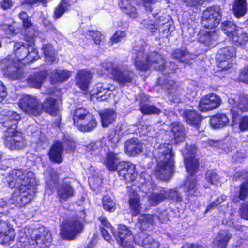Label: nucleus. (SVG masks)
<instances>
[{
	"mask_svg": "<svg viewBox=\"0 0 248 248\" xmlns=\"http://www.w3.org/2000/svg\"><path fill=\"white\" fill-rule=\"evenodd\" d=\"M85 217L84 212H81V217L78 220L67 221L63 223L61 228V234L64 239H73L83 229L82 220Z\"/></svg>",
	"mask_w": 248,
	"mask_h": 248,
	"instance_id": "obj_12",
	"label": "nucleus"
},
{
	"mask_svg": "<svg viewBox=\"0 0 248 248\" xmlns=\"http://www.w3.org/2000/svg\"><path fill=\"white\" fill-rule=\"evenodd\" d=\"M28 48L22 43L17 42L14 46V54L15 57L14 58L12 56L4 62L8 64L7 68L4 70V75L6 77L12 80L20 79L22 75V72L20 69V64L26 63V55Z\"/></svg>",
	"mask_w": 248,
	"mask_h": 248,
	"instance_id": "obj_4",
	"label": "nucleus"
},
{
	"mask_svg": "<svg viewBox=\"0 0 248 248\" xmlns=\"http://www.w3.org/2000/svg\"><path fill=\"white\" fill-rule=\"evenodd\" d=\"M226 199V196L224 195H221L217 197L212 204L207 206L205 212L210 211L212 208L217 206L221 204Z\"/></svg>",
	"mask_w": 248,
	"mask_h": 248,
	"instance_id": "obj_56",
	"label": "nucleus"
},
{
	"mask_svg": "<svg viewBox=\"0 0 248 248\" xmlns=\"http://www.w3.org/2000/svg\"><path fill=\"white\" fill-rule=\"evenodd\" d=\"M229 122V119L226 114H217L211 117L210 124L212 127L218 129L227 125Z\"/></svg>",
	"mask_w": 248,
	"mask_h": 248,
	"instance_id": "obj_32",
	"label": "nucleus"
},
{
	"mask_svg": "<svg viewBox=\"0 0 248 248\" xmlns=\"http://www.w3.org/2000/svg\"><path fill=\"white\" fill-rule=\"evenodd\" d=\"M63 140L64 141V146L67 147V149L69 151H73L75 149V143L69 135H64Z\"/></svg>",
	"mask_w": 248,
	"mask_h": 248,
	"instance_id": "obj_57",
	"label": "nucleus"
},
{
	"mask_svg": "<svg viewBox=\"0 0 248 248\" xmlns=\"http://www.w3.org/2000/svg\"><path fill=\"white\" fill-rule=\"evenodd\" d=\"M115 87L110 84L106 83H98L91 91V97L96 95L97 98H102L103 96L109 95L111 92L114 90Z\"/></svg>",
	"mask_w": 248,
	"mask_h": 248,
	"instance_id": "obj_23",
	"label": "nucleus"
},
{
	"mask_svg": "<svg viewBox=\"0 0 248 248\" xmlns=\"http://www.w3.org/2000/svg\"><path fill=\"white\" fill-rule=\"evenodd\" d=\"M75 193L74 187L69 182H64L57 187V196L61 202L67 201L74 196Z\"/></svg>",
	"mask_w": 248,
	"mask_h": 248,
	"instance_id": "obj_21",
	"label": "nucleus"
},
{
	"mask_svg": "<svg viewBox=\"0 0 248 248\" xmlns=\"http://www.w3.org/2000/svg\"><path fill=\"white\" fill-rule=\"evenodd\" d=\"M170 131H166V133L172 134L173 137L170 136L171 138L173 137L176 143L183 141L185 139V132L184 127L178 122H172L170 126Z\"/></svg>",
	"mask_w": 248,
	"mask_h": 248,
	"instance_id": "obj_25",
	"label": "nucleus"
},
{
	"mask_svg": "<svg viewBox=\"0 0 248 248\" xmlns=\"http://www.w3.org/2000/svg\"><path fill=\"white\" fill-rule=\"evenodd\" d=\"M46 76L44 73L30 75L28 78L27 83L31 87L40 88Z\"/></svg>",
	"mask_w": 248,
	"mask_h": 248,
	"instance_id": "obj_38",
	"label": "nucleus"
},
{
	"mask_svg": "<svg viewBox=\"0 0 248 248\" xmlns=\"http://www.w3.org/2000/svg\"><path fill=\"white\" fill-rule=\"evenodd\" d=\"M196 152V148L194 145H187L183 151L186 170L191 176L182 186V188L186 193H188V195H195L197 190L196 181L192 177L196 173L199 166L198 160L195 158Z\"/></svg>",
	"mask_w": 248,
	"mask_h": 248,
	"instance_id": "obj_5",
	"label": "nucleus"
},
{
	"mask_svg": "<svg viewBox=\"0 0 248 248\" xmlns=\"http://www.w3.org/2000/svg\"><path fill=\"white\" fill-rule=\"evenodd\" d=\"M232 41L237 45L241 46H245L248 43V33L242 28L238 29L235 35H233Z\"/></svg>",
	"mask_w": 248,
	"mask_h": 248,
	"instance_id": "obj_35",
	"label": "nucleus"
},
{
	"mask_svg": "<svg viewBox=\"0 0 248 248\" xmlns=\"http://www.w3.org/2000/svg\"><path fill=\"white\" fill-rule=\"evenodd\" d=\"M42 50L44 53L46 62L53 63L57 61L53 49L50 44L44 45Z\"/></svg>",
	"mask_w": 248,
	"mask_h": 248,
	"instance_id": "obj_43",
	"label": "nucleus"
},
{
	"mask_svg": "<svg viewBox=\"0 0 248 248\" xmlns=\"http://www.w3.org/2000/svg\"><path fill=\"white\" fill-rule=\"evenodd\" d=\"M117 154L113 152L107 154L105 164L110 170H117L119 175L127 182H131L137 176L135 165L129 162H120Z\"/></svg>",
	"mask_w": 248,
	"mask_h": 248,
	"instance_id": "obj_6",
	"label": "nucleus"
},
{
	"mask_svg": "<svg viewBox=\"0 0 248 248\" xmlns=\"http://www.w3.org/2000/svg\"><path fill=\"white\" fill-rule=\"evenodd\" d=\"M140 110L145 114H159L160 110L157 108L148 104H144L140 107Z\"/></svg>",
	"mask_w": 248,
	"mask_h": 248,
	"instance_id": "obj_45",
	"label": "nucleus"
},
{
	"mask_svg": "<svg viewBox=\"0 0 248 248\" xmlns=\"http://www.w3.org/2000/svg\"><path fill=\"white\" fill-rule=\"evenodd\" d=\"M205 34L201 32L199 37V41L209 47H213L217 44V36L214 31L212 32L205 31Z\"/></svg>",
	"mask_w": 248,
	"mask_h": 248,
	"instance_id": "obj_34",
	"label": "nucleus"
},
{
	"mask_svg": "<svg viewBox=\"0 0 248 248\" xmlns=\"http://www.w3.org/2000/svg\"><path fill=\"white\" fill-rule=\"evenodd\" d=\"M129 202L133 216H136L140 213L141 207L140 197L137 194L133 193V196L130 197Z\"/></svg>",
	"mask_w": 248,
	"mask_h": 248,
	"instance_id": "obj_42",
	"label": "nucleus"
},
{
	"mask_svg": "<svg viewBox=\"0 0 248 248\" xmlns=\"http://www.w3.org/2000/svg\"><path fill=\"white\" fill-rule=\"evenodd\" d=\"M142 145L137 138H132L125 143V152L129 156H136L142 152Z\"/></svg>",
	"mask_w": 248,
	"mask_h": 248,
	"instance_id": "obj_24",
	"label": "nucleus"
},
{
	"mask_svg": "<svg viewBox=\"0 0 248 248\" xmlns=\"http://www.w3.org/2000/svg\"><path fill=\"white\" fill-rule=\"evenodd\" d=\"M158 83L169 94V100L173 103L180 101V90L178 88L176 83L173 80L160 77L158 78Z\"/></svg>",
	"mask_w": 248,
	"mask_h": 248,
	"instance_id": "obj_16",
	"label": "nucleus"
},
{
	"mask_svg": "<svg viewBox=\"0 0 248 248\" xmlns=\"http://www.w3.org/2000/svg\"><path fill=\"white\" fill-rule=\"evenodd\" d=\"M233 11L236 17L243 16L247 11L246 0H235L233 4Z\"/></svg>",
	"mask_w": 248,
	"mask_h": 248,
	"instance_id": "obj_40",
	"label": "nucleus"
},
{
	"mask_svg": "<svg viewBox=\"0 0 248 248\" xmlns=\"http://www.w3.org/2000/svg\"><path fill=\"white\" fill-rule=\"evenodd\" d=\"M235 56L236 50L233 46H228L221 49L216 56L218 67L222 71L231 68L234 63Z\"/></svg>",
	"mask_w": 248,
	"mask_h": 248,
	"instance_id": "obj_13",
	"label": "nucleus"
},
{
	"mask_svg": "<svg viewBox=\"0 0 248 248\" xmlns=\"http://www.w3.org/2000/svg\"><path fill=\"white\" fill-rule=\"evenodd\" d=\"M18 106L25 113L32 116H38L42 114L41 102L36 96L24 95L20 98Z\"/></svg>",
	"mask_w": 248,
	"mask_h": 248,
	"instance_id": "obj_11",
	"label": "nucleus"
},
{
	"mask_svg": "<svg viewBox=\"0 0 248 248\" xmlns=\"http://www.w3.org/2000/svg\"><path fill=\"white\" fill-rule=\"evenodd\" d=\"M26 41L29 42L27 54L26 55V60L27 61L26 63L29 62H31L33 60H37L39 58L38 52L37 50L32 46V45L34 44V38L31 35L28 36L26 35L25 37Z\"/></svg>",
	"mask_w": 248,
	"mask_h": 248,
	"instance_id": "obj_31",
	"label": "nucleus"
},
{
	"mask_svg": "<svg viewBox=\"0 0 248 248\" xmlns=\"http://www.w3.org/2000/svg\"><path fill=\"white\" fill-rule=\"evenodd\" d=\"M12 180L9 182V186L16 190L8 204L12 208L21 207L29 203L33 198L37 185L34 173L28 170H14L12 171Z\"/></svg>",
	"mask_w": 248,
	"mask_h": 248,
	"instance_id": "obj_1",
	"label": "nucleus"
},
{
	"mask_svg": "<svg viewBox=\"0 0 248 248\" xmlns=\"http://www.w3.org/2000/svg\"><path fill=\"white\" fill-rule=\"evenodd\" d=\"M103 146L102 141L101 140H97L87 145L86 150L89 152L95 151L99 150Z\"/></svg>",
	"mask_w": 248,
	"mask_h": 248,
	"instance_id": "obj_54",
	"label": "nucleus"
},
{
	"mask_svg": "<svg viewBox=\"0 0 248 248\" xmlns=\"http://www.w3.org/2000/svg\"><path fill=\"white\" fill-rule=\"evenodd\" d=\"M157 220H160V218L156 215L143 214L140 217L136 227L143 230L149 228L150 226L155 223Z\"/></svg>",
	"mask_w": 248,
	"mask_h": 248,
	"instance_id": "obj_26",
	"label": "nucleus"
},
{
	"mask_svg": "<svg viewBox=\"0 0 248 248\" xmlns=\"http://www.w3.org/2000/svg\"><path fill=\"white\" fill-rule=\"evenodd\" d=\"M239 128L241 131H244L248 130V116H244L241 118L239 123Z\"/></svg>",
	"mask_w": 248,
	"mask_h": 248,
	"instance_id": "obj_60",
	"label": "nucleus"
},
{
	"mask_svg": "<svg viewBox=\"0 0 248 248\" xmlns=\"http://www.w3.org/2000/svg\"><path fill=\"white\" fill-rule=\"evenodd\" d=\"M173 57L179 60L181 62H187L189 59L186 56H190L188 52L186 50H176L173 54Z\"/></svg>",
	"mask_w": 248,
	"mask_h": 248,
	"instance_id": "obj_47",
	"label": "nucleus"
},
{
	"mask_svg": "<svg viewBox=\"0 0 248 248\" xmlns=\"http://www.w3.org/2000/svg\"><path fill=\"white\" fill-rule=\"evenodd\" d=\"M119 5L123 12L130 18L135 19L138 16L136 9L133 7L128 0H121Z\"/></svg>",
	"mask_w": 248,
	"mask_h": 248,
	"instance_id": "obj_37",
	"label": "nucleus"
},
{
	"mask_svg": "<svg viewBox=\"0 0 248 248\" xmlns=\"http://www.w3.org/2000/svg\"><path fill=\"white\" fill-rule=\"evenodd\" d=\"M102 126L107 127L115 120L116 116L114 110L111 109L105 110L100 113Z\"/></svg>",
	"mask_w": 248,
	"mask_h": 248,
	"instance_id": "obj_36",
	"label": "nucleus"
},
{
	"mask_svg": "<svg viewBox=\"0 0 248 248\" xmlns=\"http://www.w3.org/2000/svg\"><path fill=\"white\" fill-rule=\"evenodd\" d=\"M206 180L210 184L217 185L219 180V178L216 172L209 170L206 173Z\"/></svg>",
	"mask_w": 248,
	"mask_h": 248,
	"instance_id": "obj_49",
	"label": "nucleus"
},
{
	"mask_svg": "<svg viewBox=\"0 0 248 248\" xmlns=\"http://www.w3.org/2000/svg\"><path fill=\"white\" fill-rule=\"evenodd\" d=\"M102 204L104 209L108 211L113 212L116 209L115 203L109 195H105L103 197Z\"/></svg>",
	"mask_w": 248,
	"mask_h": 248,
	"instance_id": "obj_44",
	"label": "nucleus"
},
{
	"mask_svg": "<svg viewBox=\"0 0 248 248\" xmlns=\"http://www.w3.org/2000/svg\"><path fill=\"white\" fill-rule=\"evenodd\" d=\"M221 10L220 7L215 6L208 8L203 13L201 23L207 29L216 27L221 20Z\"/></svg>",
	"mask_w": 248,
	"mask_h": 248,
	"instance_id": "obj_15",
	"label": "nucleus"
},
{
	"mask_svg": "<svg viewBox=\"0 0 248 248\" xmlns=\"http://www.w3.org/2000/svg\"><path fill=\"white\" fill-rule=\"evenodd\" d=\"M143 25L147 29H148L151 32H155L157 30H160V25H164V23L159 24L154 23V22L149 20H145L143 21Z\"/></svg>",
	"mask_w": 248,
	"mask_h": 248,
	"instance_id": "obj_50",
	"label": "nucleus"
},
{
	"mask_svg": "<svg viewBox=\"0 0 248 248\" xmlns=\"http://www.w3.org/2000/svg\"><path fill=\"white\" fill-rule=\"evenodd\" d=\"M42 113L45 111L51 115H56L59 111L58 106L56 103V100L52 98H48L41 103Z\"/></svg>",
	"mask_w": 248,
	"mask_h": 248,
	"instance_id": "obj_30",
	"label": "nucleus"
},
{
	"mask_svg": "<svg viewBox=\"0 0 248 248\" xmlns=\"http://www.w3.org/2000/svg\"><path fill=\"white\" fill-rule=\"evenodd\" d=\"M135 51L137 52L138 50ZM134 62L136 69L140 71L150 68L161 71L164 69L165 60L160 54L153 52L149 56L145 55L142 48L138 50Z\"/></svg>",
	"mask_w": 248,
	"mask_h": 248,
	"instance_id": "obj_8",
	"label": "nucleus"
},
{
	"mask_svg": "<svg viewBox=\"0 0 248 248\" xmlns=\"http://www.w3.org/2000/svg\"><path fill=\"white\" fill-rule=\"evenodd\" d=\"M170 198L177 202H180L182 198L176 190L163 191L159 193L153 192L148 196V201L152 205L156 206L166 198Z\"/></svg>",
	"mask_w": 248,
	"mask_h": 248,
	"instance_id": "obj_18",
	"label": "nucleus"
},
{
	"mask_svg": "<svg viewBox=\"0 0 248 248\" xmlns=\"http://www.w3.org/2000/svg\"><path fill=\"white\" fill-rule=\"evenodd\" d=\"M229 103L232 105L231 112L232 116V125L235 124L236 118L239 115L238 112L235 110L238 108L241 111H248V96L241 95L238 99L237 102L235 99L230 98L228 100Z\"/></svg>",
	"mask_w": 248,
	"mask_h": 248,
	"instance_id": "obj_19",
	"label": "nucleus"
},
{
	"mask_svg": "<svg viewBox=\"0 0 248 248\" xmlns=\"http://www.w3.org/2000/svg\"><path fill=\"white\" fill-rule=\"evenodd\" d=\"M71 72L64 69H58L52 72L51 80L52 84L58 82H63L68 79L71 76Z\"/></svg>",
	"mask_w": 248,
	"mask_h": 248,
	"instance_id": "obj_28",
	"label": "nucleus"
},
{
	"mask_svg": "<svg viewBox=\"0 0 248 248\" xmlns=\"http://www.w3.org/2000/svg\"><path fill=\"white\" fill-rule=\"evenodd\" d=\"M120 135L116 131H112L108 136V141L111 143L112 147H115L120 140Z\"/></svg>",
	"mask_w": 248,
	"mask_h": 248,
	"instance_id": "obj_53",
	"label": "nucleus"
},
{
	"mask_svg": "<svg viewBox=\"0 0 248 248\" xmlns=\"http://www.w3.org/2000/svg\"><path fill=\"white\" fill-rule=\"evenodd\" d=\"M29 231V228H24L19 232V242L24 248H47L50 246L52 238L50 232H47L45 236L37 235L33 239L26 234Z\"/></svg>",
	"mask_w": 248,
	"mask_h": 248,
	"instance_id": "obj_10",
	"label": "nucleus"
},
{
	"mask_svg": "<svg viewBox=\"0 0 248 248\" xmlns=\"http://www.w3.org/2000/svg\"><path fill=\"white\" fill-rule=\"evenodd\" d=\"M153 155L157 162L155 175L161 180L170 179L174 170V154L172 145L169 142L156 144Z\"/></svg>",
	"mask_w": 248,
	"mask_h": 248,
	"instance_id": "obj_3",
	"label": "nucleus"
},
{
	"mask_svg": "<svg viewBox=\"0 0 248 248\" xmlns=\"http://www.w3.org/2000/svg\"><path fill=\"white\" fill-rule=\"evenodd\" d=\"M19 17L22 20L24 27L29 28L31 25V23L28 18V16L26 13L21 12L19 14Z\"/></svg>",
	"mask_w": 248,
	"mask_h": 248,
	"instance_id": "obj_59",
	"label": "nucleus"
},
{
	"mask_svg": "<svg viewBox=\"0 0 248 248\" xmlns=\"http://www.w3.org/2000/svg\"><path fill=\"white\" fill-rule=\"evenodd\" d=\"M93 74L88 70H81L77 74L75 80L76 85L82 90L87 91L91 83Z\"/></svg>",
	"mask_w": 248,
	"mask_h": 248,
	"instance_id": "obj_22",
	"label": "nucleus"
},
{
	"mask_svg": "<svg viewBox=\"0 0 248 248\" xmlns=\"http://www.w3.org/2000/svg\"><path fill=\"white\" fill-rule=\"evenodd\" d=\"M20 119V115L13 111L5 109L0 114V123L7 128L3 137L4 144L10 150L22 149L26 145L22 133L16 130Z\"/></svg>",
	"mask_w": 248,
	"mask_h": 248,
	"instance_id": "obj_2",
	"label": "nucleus"
},
{
	"mask_svg": "<svg viewBox=\"0 0 248 248\" xmlns=\"http://www.w3.org/2000/svg\"><path fill=\"white\" fill-rule=\"evenodd\" d=\"M1 28L3 30L7 35H11L18 33L19 30L15 29L14 25L3 24L1 26Z\"/></svg>",
	"mask_w": 248,
	"mask_h": 248,
	"instance_id": "obj_55",
	"label": "nucleus"
},
{
	"mask_svg": "<svg viewBox=\"0 0 248 248\" xmlns=\"http://www.w3.org/2000/svg\"><path fill=\"white\" fill-rule=\"evenodd\" d=\"M248 195V182H246L242 184L239 194L240 199H245Z\"/></svg>",
	"mask_w": 248,
	"mask_h": 248,
	"instance_id": "obj_62",
	"label": "nucleus"
},
{
	"mask_svg": "<svg viewBox=\"0 0 248 248\" xmlns=\"http://www.w3.org/2000/svg\"><path fill=\"white\" fill-rule=\"evenodd\" d=\"M46 187L52 191L55 187L58 180V175L56 171L51 169L45 172Z\"/></svg>",
	"mask_w": 248,
	"mask_h": 248,
	"instance_id": "obj_39",
	"label": "nucleus"
},
{
	"mask_svg": "<svg viewBox=\"0 0 248 248\" xmlns=\"http://www.w3.org/2000/svg\"><path fill=\"white\" fill-rule=\"evenodd\" d=\"M240 215L242 218L248 220V202L245 203L240 206Z\"/></svg>",
	"mask_w": 248,
	"mask_h": 248,
	"instance_id": "obj_61",
	"label": "nucleus"
},
{
	"mask_svg": "<svg viewBox=\"0 0 248 248\" xmlns=\"http://www.w3.org/2000/svg\"><path fill=\"white\" fill-rule=\"evenodd\" d=\"M221 102L218 95L210 93L202 97L198 105V109L202 112L210 111L219 107Z\"/></svg>",
	"mask_w": 248,
	"mask_h": 248,
	"instance_id": "obj_17",
	"label": "nucleus"
},
{
	"mask_svg": "<svg viewBox=\"0 0 248 248\" xmlns=\"http://www.w3.org/2000/svg\"><path fill=\"white\" fill-rule=\"evenodd\" d=\"M230 237L227 231H220L213 242V248H225Z\"/></svg>",
	"mask_w": 248,
	"mask_h": 248,
	"instance_id": "obj_29",
	"label": "nucleus"
},
{
	"mask_svg": "<svg viewBox=\"0 0 248 248\" xmlns=\"http://www.w3.org/2000/svg\"><path fill=\"white\" fill-rule=\"evenodd\" d=\"M101 232L102 233V235L104 239L107 242L109 243L113 244L114 243V241L112 239V237L111 235L109 234L108 231L106 229L104 228L103 227H101Z\"/></svg>",
	"mask_w": 248,
	"mask_h": 248,
	"instance_id": "obj_63",
	"label": "nucleus"
},
{
	"mask_svg": "<svg viewBox=\"0 0 248 248\" xmlns=\"http://www.w3.org/2000/svg\"><path fill=\"white\" fill-rule=\"evenodd\" d=\"M240 80L247 84H248V67L245 68L242 71L240 76Z\"/></svg>",
	"mask_w": 248,
	"mask_h": 248,
	"instance_id": "obj_64",
	"label": "nucleus"
},
{
	"mask_svg": "<svg viewBox=\"0 0 248 248\" xmlns=\"http://www.w3.org/2000/svg\"><path fill=\"white\" fill-rule=\"evenodd\" d=\"M32 140L37 144L42 146L43 144H46V138L41 131L38 130L33 134Z\"/></svg>",
	"mask_w": 248,
	"mask_h": 248,
	"instance_id": "obj_52",
	"label": "nucleus"
},
{
	"mask_svg": "<svg viewBox=\"0 0 248 248\" xmlns=\"http://www.w3.org/2000/svg\"><path fill=\"white\" fill-rule=\"evenodd\" d=\"M16 233L13 228L8 223L0 221V244H7L13 241Z\"/></svg>",
	"mask_w": 248,
	"mask_h": 248,
	"instance_id": "obj_20",
	"label": "nucleus"
},
{
	"mask_svg": "<svg viewBox=\"0 0 248 248\" xmlns=\"http://www.w3.org/2000/svg\"><path fill=\"white\" fill-rule=\"evenodd\" d=\"M143 245L145 248H158L160 246L159 243L150 236H147L143 239Z\"/></svg>",
	"mask_w": 248,
	"mask_h": 248,
	"instance_id": "obj_48",
	"label": "nucleus"
},
{
	"mask_svg": "<svg viewBox=\"0 0 248 248\" xmlns=\"http://www.w3.org/2000/svg\"><path fill=\"white\" fill-rule=\"evenodd\" d=\"M100 70L99 74H110L114 80L123 86L131 82L134 77L133 72L127 65H118L110 62L103 63Z\"/></svg>",
	"mask_w": 248,
	"mask_h": 248,
	"instance_id": "obj_7",
	"label": "nucleus"
},
{
	"mask_svg": "<svg viewBox=\"0 0 248 248\" xmlns=\"http://www.w3.org/2000/svg\"><path fill=\"white\" fill-rule=\"evenodd\" d=\"M63 147V145L59 141L54 143L49 153V156L51 160L57 163L62 161V153Z\"/></svg>",
	"mask_w": 248,
	"mask_h": 248,
	"instance_id": "obj_33",
	"label": "nucleus"
},
{
	"mask_svg": "<svg viewBox=\"0 0 248 248\" xmlns=\"http://www.w3.org/2000/svg\"><path fill=\"white\" fill-rule=\"evenodd\" d=\"M67 6L66 1L62 0L54 11V17L55 18H60L67 9Z\"/></svg>",
	"mask_w": 248,
	"mask_h": 248,
	"instance_id": "obj_51",
	"label": "nucleus"
},
{
	"mask_svg": "<svg viewBox=\"0 0 248 248\" xmlns=\"http://www.w3.org/2000/svg\"><path fill=\"white\" fill-rule=\"evenodd\" d=\"M73 122L76 127L82 132H90L97 125L94 116L84 108H77L74 111Z\"/></svg>",
	"mask_w": 248,
	"mask_h": 248,
	"instance_id": "obj_9",
	"label": "nucleus"
},
{
	"mask_svg": "<svg viewBox=\"0 0 248 248\" xmlns=\"http://www.w3.org/2000/svg\"><path fill=\"white\" fill-rule=\"evenodd\" d=\"M222 29L230 39H232L233 35H235L236 30L240 29L235 24L230 21H225L222 24Z\"/></svg>",
	"mask_w": 248,
	"mask_h": 248,
	"instance_id": "obj_41",
	"label": "nucleus"
},
{
	"mask_svg": "<svg viewBox=\"0 0 248 248\" xmlns=\"http://www.w3.org/2000/svg\"><path fill=\"white\" fill-rule=\"evenodd\" d=\"M90 35L96 44H99L104 39V36L98 31H90Z\"/></svg>",
	"mask_w": 248,
	"mask_h": 248,
	"instance_id": "obj_58",
	"label": "nucleus"
},
{
	"mask_svg": "<svg viewBox=\"0 0 248 248\" xmlns=\"http://www.w3.org/2000/svg\"><path fill=\"white\" fill-rule=\"evenodd\" d=\"M183 117L188 124L199 129L202 117L197 111L187 110L184 112Z\"/></svg>",
	"mask_w": 248,
	"mask_h": 248,
	"instance_id": "obj_27",
	"label": "nucleus"
},
{
	"mask_svg": "<svg viewBox=\"0 0 248 248\" xmlns=\"http://www.w3.org/2000/svg\"><path fill=\"white\" fill-rule=\"evenodd\" d=\"M125 37L126 33L125 31H117L110 38L108 44L110 46H112L114 44L121 41Z\"/></svg>",
	"mask_w": 248,
	"mask_h": 248,
	"instance_id": "obj_46",
	"label": "nucleus"
},
{
	"mask_svg": "<svg viewBox=\"0 0 248 248\" xmlns=\"http://www.w3.org/2000/svg\"><path fill=\"white\" fill-rule=\"evenodd\" d=\"M117 243L123 248H133L134 237L130 228L124 225H119L117 230L113 232Z\"/></svg>",
	"mask_w": 248,
	"mask_h": 248,
	"instance_id": "obj_14",
	"label": "nucleus"
}]
</instances>
